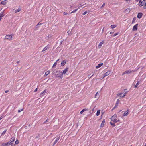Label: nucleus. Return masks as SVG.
Instances as JSON below:
<instances>
[{
	"label": "nucleus",
	"instance_id": "nucleus-43",
	"mask_svg": "<svg viewBox=\"0 0 146 146\" xmlns=\"http://www.w3.org/2000/svg\"><path fill=\"white\" fill-rule=\"evenodd\" d=\"M105 3H103L101 7V8H102V7H103L104 6H105Z\"/></svg>",
	"mask_w": 146,
	"mask_h": 146
},
{
	"label": "nucleus",
	"instance_id": "nucleus-10",
	"mask_svg": "<svg viewBox=\"0 0 146 146\" xmlns=\"http://www.w3.org/2000/svg\"><path fill=\"white\" fill-rule=\"evenodd\" d=\"M48 45L46 46L45 48H44L42 51H41L42 52H43L44 51H45L46 50H47L48 48H49V47L48 46Z\"/></svg>",
	"mask_w": 146,
	"mask_h": 146
},
{
	"label": "nucleus",
	"instance_id": "nucleus-19",
	"mask_svg": "<svg viewBox=\"0 0 146 146\" xmlns=\"http://www.w3.org/2000/svg\"><path fill=\"white\" fill-rule=\"evenodd\" d=\"M139 5L140 7H141L142 6L144 5V4L143 3V2H142L141 0L139 1Z\"/></svg>",
	"mask_w": 146,
	"mask_h": 146
},
{
	"label": "nucleus",
	"instance_id": "nucleus-40",
	"mask_svg": "<svg viewBox=\"0 0 146 146\" xmlns=\"http://www.w3.org/2000/svg\"><path fill=\"white\" fill-rule=\"evenodd\" d=\"M87 13V11H85L83 13V15H85Z\"/></svg>",
	"mask_w": 146,
	"mask_h": 146
},
{
	"label": "nucleus",
	"instance_id": "nucleus-15",
	"mask_svg": "<svg viewBox=\"0 0 146 146\" xmlns=\"http://www.w3.org/2000/svg\"><path fill=\"white\" fill-rule=\"evenodd\" d=\"M141 83V80L137 81V83H136V85L135 86V88H137V86H138L139 84Z\"/></svg>",
	"mask_w": 146,
	"mask_h": 146
},
{
	"label": "nucleus",
	"instance_id": "nucleus-48",
	"mask_svg": "<svg viewBox=\"0 0 146 146\" xmlns=\"http://www.w3.org/2000/svg\"><path fill=\"white\" fill-rule=\"evenodd\" d=\"M37 88H36L35 90L34 91V92H36L37 91Z\"/></svg>",
	"mask_w": 146,
	"mask_h": 146
},
{
	"label": "nucleus",
	"instance_id": "nucleus-46",
	"mask_svg": "<svg viewBox=\"0 0 146 146\" xmlns=\"http://www.w3.org/2000/svg\"><path fill=\"white\" fill-rule=\"evenodd\" d=\"M126 74V73H125V71L122 74V76H123L125 74Z\"/></svg>",
	"mask_w": 146,
	"mask_h": 146
},
{
	"label": "nucleus",
	"instance_id": "nucleus-4",
	"mask_svg": "<svg viewBox=\"0 0 146 146\" xmlns=\"http://www.w3.org/2000/svg\"><path fill=\"white\" fill-rule=\"evenodd\" d=\"M117 117V115L116 114H115L111 117V121H113V122H114V121H115L116 119V118Z\"/></svg>",
	"mask_w": 146,
	"mask_h": 146
},
{
	"label": "nucleus",
	"instance_id": "nucleus-30",
	"mask_svg": "<svg viewBox=\"0 0 146 146\" xmlns=\"http://www.w3.org/2000/svg\"><path fill=\"white\" fill-rule=\"evenodd\" d=\"M119 99H118L117 100V102L115 104V105L118 106L119 103Z\"/></svg>",
	"mask_w": 146,
	"mask_h": 146
},
{
	"label": "nucleus",
	"instance_id": "nucleus-56",
	"mask_svg": "<svg viewBox=\"0 0 146 146\" xmlns=\"http://www.w3.org/2000/svg\"><path fill=\"white\" fill-rule=\"evenodd\" d=\"M113 33V32H111L110 33V34H112Z\"/></svg>",
	"mask_w": 146,
	"mask_h": 146
},
{
	"label": "nucleus",
	"instance_id": "nucleus-62",
	"mask_svg": "<svg viewBox=\"0 0 146 146\" xmlns=\"http://www.w3.org/2000/svg\"><path fill=\"white\" fill-rule=\"evenodd\" d=\"M117 96H119V93L118 94H117Z\"/></svg>",
	"mask_w": 146,
	"mask_h": 146
},
{
	"label": "nucleus",
	"instance_id": "nucleus-61",
	"mask_svg": "<svg viewBox=\"0 0 146 146\" xmlns=\"http://www.w3.org/2000/svg\"><path fill=\"white\" fill-rule=\"evenodd\" d=\"M115 108L113 107V108L112 109V110H114Z\"/></svg>",
	"mask_w": 146,
	"mask_h": 146
},
{
	"label": "nucleus",
	"instance_id": "nucleus-22",
	"mask_svg": "<svg viewBox=\"0 0 146 146\" xmlns=\"http://www.w3.org/2000/svg\"><path fill=\"white\" fill-rule=\"evenodd\" d=\"M131 9L130 8H128L126 9L125 10V12L126 13H129L131 10Z\"/></svg>",
	"mask_w": 146,
	"mask_h": 146
},
{
	"label": "nucleus",
	"instance_id": "nucleus-51",
	"mask_svg": "<svg viewBox=\"0 0 146 146\" xmlns=\"http://www.w3.org/2000/svg\"><path fill=\"white\" fill-rule=\"evenodd\" d=\"M36 27V28H38L39 27V25H38V24H37Z\"/></svg>",
	"mask_w": 146,
	"mask_h": 146
},
{
	"label": "nucleus",
	"instance_id": "nucleus-3",
	"mask_svg": "<svg viewBox=\"0 0 146 146\" xmlns=\"http://www.w3.org/2000/svg\"><path fill=\"white\" fill-rule=\"evenodd\" d=\"M135 71L134 70H132L129 69L125 71V72L126 73V74H129L133 72H135Z\"/></svg>",
	"mask_w": 146,
	"mask_h": 146
},
{
	"label": "nucleus",
	"instance_id": "nucleus-16",
	"mask_svg": "<svg viewBox=\"0 0 146 146\" xmlns=\"http://www.w3.org/2000/svg\"><path fill=\"white\" fill-rule=\"evenodd\" d=\"M4 16V15L3 14V12H1L0 13V21L2 17Z\"/></svg>",
	"mask_w": 146,
	"mask_h": 146
},
{
	"label": "nucleus",
	"instance_id": "nucleus-28",
	"mask_svg": "<svg viewBox=\"0 0 146 146\" xmlns=\"http://www.w3.org/2000/svg\"><path fill=\"white\" fill-rule=\"evenodd\" d=\"M7 143H8V144H7V145H8V146L10 145H11V146H14V145H12V144L10 142V141H9L8 142H7Z\"/></svg>",
	"mask_w": 146,
	"mask_h": 146
},
{
	"label": "nucleus",
	"instance_id": "nucleus-6",
	"mask_svg": "<svg viewBox=\"0 0 146 146\" xmlns=\"http://www.w3.org/2000/svg\"><path fill=\"white\" fill-rule=\"evenodd\" d=\"M143 16V13H139L138 14L137 17L138 18L140 19L142 18Z\"/></svg>",
	"mask_w": 146,
	"mask_h": 146
},
{
	"label": "nucleus",
	"instance_id": "nucleus-17",
	"mask_svg": "<svg viewBox=\"0 0 146 146\" xmlns=\"http://www.w3.org/2000/svg\"><path fill=\"white\" fill-rule=\"evenodd\" d=\"M103 64L102 63L98 64L97 66H96V68L98 69L99 68V67L102 66L103 65Z\"/></svg>",
	"mask_w": 146,
	"mask_h": 146
},
{
	"label": "nucleus",
	"instance_id": "nucleus-35",
	"mask_svg": "<svg viewBox=\"0 0 146 146\" xmlns=\"http://www.w3.org/2000/svg\"><path fill=\"white\" fill-rule=\"evenodd\" d=\"M78 9H75L73 11H72L70 13H74L76 12L78 10Z\"/></svg>",
	"mask_w": 146,
	"mask_h": 146
},
{
	"label": "nucleus",
	"instance_id": "nucleus-52",
	"mask_svg": "<svg viewBox=\"0 0 146 146\" xmlns=\"http://www.w3.org/2000/svg\"><path fill=\"white\" fill-rule=\"evenodd\" d=\"M63 42V41H61L60 42V44L61 45L62 44V43Z\"/></svg>",
	"mask_w": 146,
	"mask_h": 146
},
{
	"label": "nucleus",
	"instance_id": "nucleus-34",
	"mask_svg": "<svg viewBox=\"0 0 146 146\" xmlns=\"http://www.w3.org/2000/svg\"><path fill=\"white\" fill-rule=\"evenodd\" d=\"M136 18H134L133 19V20L132 22V23H134V22L135 21Z\"/></svg>",
	"mask_w": 146,
	"mask_h": 146
},
{
	"label": "nucleus",
	"instance_id": "nucleus-42",
	"mask_svg": "<svg viewBox=\"0 0 146 146\" xmlns=\"http://www.w3.org/2000/svg\"><path fill=\"white\" fill-rule=\"evenodd\" d=\"M98 92H97V93L95 94V98H96V96H97V94H98Z\"/></svg>",
	"mask_w": 146,
	"mask_h": 146
},
{
	"label": "nucleus",
	"instance_id": "nucleus-50",
	"mask_svg": "<svg viewBox=\"0 0 146 146\" xmlns=\"http://www.w3.org/2000/svg\"><path fill=\"white\" fill-rule=\"evenodd\" d=\"M48 119H46V121L45 122H44V123H46V122H48Z\"/></svg>",
	"mask_w": 146,
	"mask_h": 146
},
{
	"label": "nucleus",
	"instance_id": "nucleus-54",
	"mask_svg": "<svg viewBox=\"0 0 146 146\" xmlns=\"http://www.w3.org/2000/svg\"><path fill=\"white\" fill-rule=\"evenodd\" d=\"M9 92V90H6L5 91V93H7V92Z\"/></svg>",
	"mask_w": 146,
	"mask_h": 146
},
{
	"label": "nucleus",
	"instance_id": "nucleus-14",
	"mask_svg": "<svg viewBox=\"0 0 146 146\" xmlns=\"http://www.w3.org/2000/svg\"><path fill=\"white\" fill-rule=\"evenodd\" d=\"M15 137H13L11 139L10 141L12 144H13V142L14 141H15Z\"/></svg>",
	"mask_w": 146,
	"mask_h": 146
},
{
	"label": "nucleus",
	"instance_id": "nucleus-2",
	"mask_svg": "<svg viewBox=\"0 0 146 146\" xmlns=\"http://www.w3.org/2000/svg\"><path fill=\"white\" fill-rule=\"evenodd\" d=\"M12 36L11 35H7L5 37V39H12Z\"/></svg>",
	"mask_w": 146,
	"mask_h": 146
},
{
	"label": "nucleus",
	"instance_id": "nucleus-27",
	"mask_svg": "<svg viewBox=\"0 0 146 146\" xmlns=\"http://www.w3.org/2000/svg\"><path fill=\"white\" fill-rule=\"evenodd\" d=\"M21 11V9L19 8L16 10L15 11V13H16L17 12H18L19 11Z\"/></svg>",
	"mask_w": 146,
	"mask_h": 146
},
{
	"label": "nucleus",
	"instance_id": "nucleus-58",
	"mask_svg": "<svg viewBox=\"0 0 146 146\" xmlns=\"http://www.w3.org/2000/svg\"><path fill=\"white\" fill-rule=\"evenodd\" d=\"M59 59H58L56 62H57L58 61H59Z\"/></svg>",
	"mask_w": 146,
	"mask_h": 146
},
{
	"label": "nucleus",
	"instance_id": "nucleus-60",
	"mask_svg": "<svg viewBox=\"0 0 146 146\" xmlns=\"http://www.w3.org/2000/svg\"><path fill=\"white\" fill-rule=\"evenodd\" d=\"M50 37H51V36H50V37L49 35H48V38H50Z\"/></svg>",
	"mask_w": 146,
	"mask_h": 146
},
{
	"label": "nucleus",
	"instance_id": "nucleus-41",
	"mask_svg": "<svg viewBox=\"0 0 146 146\" xmlns=\"http://www.w3.org/2000/svg\"><path fill=\"white\" fill-rule=\"evenodd\" d=\"M126 94V92H125V93L123 95V96H121V97H123L125 96Z\"/></svg>",
	"mask_w": 146,
	"mask_h": 146
},
{
	"label": "nucleus",
	"instance_id": "nucleus-23",
	"mask_svg": "<svg viewBox=\"0 0 146 146\" xmlns=\"http://www.w3.org/2000/svg\"><path fill=\"white\" fill-rule=\"evenodd\" d=\"M88 109H83L80 111V113L82 114V113L83 112H84L85 111H88Z\"/></svg>",
	"mask_w": 146,
	"mask_h": 146
},
{
	"label": "nucleus",
	"instance_id": "nucleus-39",
	"mask_svg": "<svg viewBox=\"0 0 146 146\" xmlns=\"http://www.w3.org/2000/svg\"><path fill=\"white\" fill-rule=\"evenodd\" d=\"M42 24V23H40V22L38 23V25H41Z\"/></svg>",
	"mask_w": 146,
	"mask_h": 146
},
{
	"label": "nucleus",
	"instance_id": "nucleus-7",
	"mask_svg": "<svg viewBox=\"0 0 146 146\" xmlns=\"http://www.w3.org/2000/svg\"><path fill=\"white\" fill-rule=\"evenodd\" d=\"M68 68H66L64 70H63L62 72L63 75L64 74H65L68 72Z\"/></svg>",
	"mask_w": 146,
	"mask_h": 146
},
{
	"label": "nucleus",
	"instance_id": "nucleus-36",
	"mask_svg": "<svg viewBox=\"0 0 146 146\" xmlns=\"http://www.w3.org/2000/svg\"><path fill=\"white\" fill-rule=\"evenodd\" d=\"M110 27L111 28L113 29L116 27V26L112 25Z\"/></svg>",
	"mask_w": 146,
	"mask_h": 146
},
{
	"label": "nucleus",
	"instance_id": "nucleus-49",
	"mask_svg": "<svg viewBox=\"0 0 146 146\" xmlns=\"http://www.w3.org/2000/svg\"><path fill=\"white\" fill-rule=\"evenodd\" d=\"M63 14L64 15H67L68 14L67 13H66V12H64L63 13Z\"/></svg>",
	"mask_w": 146,
	"mask_h": 146
},
{
	"label": "nucleus",
	"instance_id": "nucleus-11",
	"mask_svg": "<svg viewBox=\"0 0 146 146\" xmlns=\"http://www.w3.org/2000/svg\"><path fill=\"white\" fill-rule=\"evenodd\" d=\"M8 2L7 0H5L1 1V4H3V5H5Z\"/></svg>",
	"mask_w": 146,
	"mask_h": 146
},
{
	"label": "nucleus",
	"instance_id": "nucleus-44",
	"mask_svg": "<svg viewBox=\"0 0 146 146\" xmlns=\"http://www.w3.org/2000/svg\"><path fill=\"white\" fill-rule=\"evenodd\" d=\"M94 74H93L91 76H90V75H89L88 76V77L89 78H90L92 76H93Z\"/></svg>",
	"mask_w": 146,
	"mask_h": 146
},
{
	"label": "nucleus",
	"instance_id": "nucleus-37",
	"mask_svg": "<svg viewBox=\"0 0 146 146\" xmlns=\"http://www.w3.org/2000/svg\"><path fill=\"white\" fill-rule=\"evenodd\" d=\"M119 121L120 120H117L116 119L115 121H114L113 122L116 123L119 122Z\"/></svg>",
	"mask_w": 146,
	"mask_h": 146
},
{
	"label": "nucleus",
	"instance_id": "nucleus-29",
	"mask_svg": "<svg viewBox=\"0 0 146 146\" xmlns=\"http://www.w3.org/2000/svg\"><path fill=\"white\" fill-rule=\"evenodd\" d=\"M7 131V130L6 129L1 134V135H4L5 133Z\"/></svg>",
	"mask_w": 146,
	"mask_h": 146
},
{
	"label": "nucleus",
	"instance_id": "nucleus-63",
	"mask_svg": "<svg viewBox=\"0 0 146 146\" xmlns=\"http://www.w3.org/2000/svg\"><path fill=\"white\" fill-rule=\"evenodd\" d=\"M95 107H94L92 110V111H93L94 110V108H95Z\"/></svg>",
	"mask_w": 146,
	"mask_h": 146
},
{
	"label": "nucleus",
	"instance_id": "nucleus-8",
	"mask_svg": "<svg viewBox=\"0 0 146 146\" xmlns=\"http://www.w3.org/2000/svg\"><path fill=\"white\" fill-rule=\"evenodd\" d=\"M59 139H60L59 137L56 138V139L55 140V141L54 142L53 144V146L54 145L57 143V142L59 140Z\"/></svg>",
	"mask_w": 146,
	"mask_h": 146
},
{
	"label": "nucleus",
	"instance_id": "nucleus-21",
	"mask_svg": "<svg viewBox=\"0 0 146 146\" xmlns=\"http://www.w3.org/2000/svg\"><path fill=\"white\" fill-rule=\"evenodd\" d=\"M66 63V61L65 60H63L61 63V66H64Z\"/></svg>",
	"mask_w": 146,
	"mask_h": 146
},
{
	"label": "nucleus",
	"instance_id": "nucleus-33",
	"mask_svg": "<svg viewBox=\"0 0 146 146\" xmlns=\"http://www.w3.org/2000/svg\"><path fill=\"white\" fill-rule=\"evenodd\" d=\"M119 32H117V33L114 34L113 35V37H115V36H116V35H118V34H119Z\"/></svg>",
	"mask_w": 146,
	"mask_h": 146
},
{
	"label": "nucleus",
	"instance_id": "nucleus-31",
	"mask_svg": "<svg viewBox=\"0 0 146 146\" xmlns=\"http://www.w3.org/2000/svg\"><path fill=\"white\" fill-rule=\"evenodd\" d=\"M57 64V63L56 62H55L53 64V66H52V67L53 68H55V66Z\"/></svg>",
	"mask_w": 146,
	"mask_h": 146
},
{
	"label": "nucleus",
	"instance_id": "nucleus-57",
	"mask_svg": "<svg viewBox=\"0 0 146 146\" xmlns=\"http://www.w3.org/2000/svg\"><path fill=\"white\" fill-rule=\"evenodd\" d=\"M2 118V116L0 117V120Z\"/></svg>",
	"mask_w": 146,
	"mask_h": 146
},
{
	"label": "nucleus",
	"instance_id": "nucleus-18",
	"mask_svg": "<svg viewBox=\"0 0 146 146\" xmlns=\"http://www.w3.org/2000/svg\"><path fill=\"white\" fill-rule=\"evenodd\" d=\"M129 110H127V111L125 112H124V114H123V116H127V115L128 114V112Z\"/></svg>",
	"mask_w": 146,
	"mask_h": 146
},
{
	"label": "nucleus",
	"instance_id": "nucleus-32",
	"mask_svg": "<svg viewBox=\"0 0 146 146\" xmlns=\"http://www.w3.org/2000/svg\"><path fill=\"white\" fill-rule=\"evenodd\" d=\"M110 124L113 127H114L115 126V123H113L111 122H110Z\"/></svg>",
	"mask_w": 146,
	"mask_h": 146
},
{
	"label": "nucleus",
	"instance_id": "nucleus-47",
	"mask_svg": "<svg viewBox=\"0 0 146 146\" xmlns=\"http://www.w3.org/2000/svg\"><path fill=\"white\" fill-rule=\"evenodd\" d=\"M145 0H143L142 1V2L144 4V3H145Z\"/></svg>",
	"mask_w": 146,
	"mask_h": 146
},
{
	"label": "nucleus",
	"instance_id": "nucleus-5",
	"mask_svg": "<svg viewBox=\"0 0 146 146\" xmlns=\"http://www.w3.org/2000/svg\"><path fill=\"white\" fill-rule=\"evenodd\" d=\"M138 25V24H137L135 25L133 27L132 30L133 31L137 30V29Z\"/></svg>",
	"mask_w": 146,
	"mask_h": 146
},
{
	"label": "nucleus",
	"instance_id": "nucleus-1",
	"mask_svg": "<svg viewBox=\"0 0 146 146\" xmlns=\"http://www.w3.org/2000/svg\"><path fill=\"white\" fill-rule=\"evenodd\" d=\"M55 75L56 77H60L62 78L63 77V75L61 72L56 71V72Z\"/></svg>",
	"mask_w": 146,
	"mask_h": 146
},
{
	"label": "nucleus",
	"instance_id": "nucleus-55",
	"mask_svg": "<svg viewBox=\"0 0 146 146\" xmlns=\"http://www.w3.org/2000/svg\"><path fill=\"white\" fill-rule=\"evenodd\" d=\"M123 94V93H119V96H121V95Z\"/></svg>",
	"mask_w": 146,
	"mask_h": 146
},
{
	"label": "nucleus",
	"instance_id": "nucleus-13",
	"mask_svg": "<svg viewBox=\"0 0 146 146\" xmlns=\"http://www.w3.org/2000/svg\"><path fill=\"white\" fill-rule=\"evenodd\" d=\"M110 73V71H108V72H106L104 74V76H103V78L105 76H108L109 75Z\"/></svg>",
	"mask_w": 146,
	"mask_h": 146
},
{
	"label": "nucleus",
	"instance_id": "nucleus-45",
	"mask_svg": "<svg viewBox=\"0 0 146 146\" xmlns=\"http://www.w3.org/2000/svg\"><path fill=\"white\" fill-rule=\"evenodd\" d=\"M23 110V109H21V110H18V111L19 113L21 111Z\"/></svg>",
	"mask_w": 146,
	"mask_h": 146
},
{
	"label": "nucleus",
	"instance_id": "nucleus-64",
	"mask_svg": "<svg viewBox=\"0 0 146 146\" xmlns=\"http://www.w3.org/2000/svg\"><path fill=\"white\" fill-rule=\"evenodd\" d=\"M2 8H1L0 9V11H1V10H2Z\"/></svg>",
	"mask_w": 146,
	"mask_h": 146
},
{
	"label": "nucleus",
	"instance_id": "nucleus-26",
	"mask_svg": "<svg viewBox=\"0 0 146 146\" xmlns=\"http://www.w3.org/2000/svg\"><path fill=\"white\" fill-rule=\"evenodd\" d=\"M50 73V71H48L45 72V76H46L48 75Z\"/></svg>",
	"mask_w": 146,
	"mask_h": 146
},
{
	"label": "nucleus",
	"instance_id": "nucleus-9",
	"mask_svg": "<svg viewBox=\"0 0 146 146\" xmlns=\"http://www.w3.org/2000/svg\"><path fill=\"white\" fill-rule=\"evenodd\" d=\"M105 121V119H104L103 120V121H102V123H101V125L100 126V127H103L104 126Z\"/></svg>",
	"mask_w": 146,
	"mask_h": 146
},
{
	"label": "nucleus",
	"instance_id": "nucleus-12",
	"mask_svg": "<svg viewBox=\"0 0 146 146\" xmlns=\"http://www.w3.org/2000/svg\"><path fill=\"white\" fill-rule=\"evenodd\" d=\"M46 90H45L42 92L40 95V97H42L43 95H44L45 93L46 92Z\"/></svg>",
	"mask_w": 146,
	"mask_h": 146
},
{
	"label": "nucleus",
	"instance_id": "nucleus-59",
	"mask_svg": "<svg viewBox=\"0 0 146 146\" xmlns=\"http://www.w3.org/2000/svg\"><path fill=\"white\" fill-rule=\"evenodd\" d=\"M20 62V61H18L17 62V63L18 64Z\"/></svg>",
	"mask_w": 146,
	"mask_h": 146
},
{
	"label": "nucleus",
	"instance_id": "nucleus-25",
	"mask_svg": "<svg viewBox=\"0 0 146 146\" xmlns=\"http://www.w3.org/2000/svg\"><path fill=\"white\" fill-rule=\"evenodd\" d=\"M100 113V110H98L97 111L96 115L97 116H98L99 115Z\"/></svg>",
	"mask_w": 146,
	"mask_h": 146
},
{
	"label": "nucleus",
	"instance_id": "nucleus-24",
	"mask_svg": "<svg viewBox=\"0 0 146 146\" xmlns=\"http://www.w3.org/2000/svg\"><path fill=\"white\" fill-rule=\"evenodd\" d=\"M8 144V143H7V142L3 143L1 145V146H8V145H7Z\"/></svg>",
	"mask_w": 146,
	"mask_h": 146
},
{
	"label": "nucleus",
	"instance_id": "nucleus-38",
	"mask_svg": "<svg viewBox=\"0 0 146 146\" xmlns=\"http://www.w3.org/2000/svg\"><path fill=\"white\" fill-rule=\"evenodd\" d=\"M19 143V141H18V140H16L15 142V144H18Z\"/></svg>",
	"mask_w": 146,
	"mask_h": 146
},
{
	"label": "nucleus",
	"instance_id": "nucleus-20",
	"mask_svg": "<svg viewBox=\"0 0 146 146\" xmlns=\"http://www.w3.org/2000/svg\"><path fill=\"white\" fill-rule=\"evenodd\" d=\"M104 42L103 41H102L100 42L99 44L98 45V47L100 48H101V46L103 44Z\"/></svg>",
	"mask_w": 146,
	"mask_h": 146
},
{
	"label": "nucleus",
	"instance_id": "nucleus-53",
	"mask_svg": "<svg viewBox=\"0 0 146 146\" xmlns=\"http://www.w3.org/2000/svg\"><path fill=\"white\" fill-rule=\"evenodd\" d=\"M117 105H115V106L114 107V108H116L117 106Z\"/></svg>",
	"mask_w": 146,
	"mask_h": 146
}]
</instances>
